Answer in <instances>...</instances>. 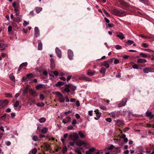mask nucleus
<instances>
[{
	"mask_svg": "<svg viewBox=\"0 0 154 154\" xmlns=\"http://www.w3.org/2000/svg\"><path fill=\"white\" fill-rule=\"evenodd\" d=\"M56 94L58 97V99L59 102L61 103H63L65 101V97L64 98L63 95L59 92H55Z\"/></svg>",
	"mask_w": 154,
	"mask_h": 154,
	"instance_id": "obj_1",
	"label": "nucleus"
},
{
	"mask_svg": "<svg viewBox=\"0 0 154 154\" xmlns=\"http://www.w3.org/2000/svg\"><path fill=\"white\" fill-rule=\"evenodd\" d=\"M72 137L73 138L72 140L74 142H76L77 140L79 138V135L76 133H74L69 135V137L70 138H71Z\"/></svg>",
	"mask_w": 154,
	"mask_h": 154,
	"instance_id": "obj_2",
	"label": "nucleus"
},
{
	"mask_svg": "<svg viewBox=\"0 0 154 154\" xmlns=\"http://www.w3.org/2000/svg\"><path fill=\"white\" fill-rule=\"evenodd\" d=\"M9 103L8 100H5L4 101L0 100V108H2L5 106H6Z\"/></svg>",
	"mask_w": 154,
	"mask_h": 154,
	"instance_id": "obj_3",
	"label": "nucleus"
},
{
	"mask_svg": "<svg viewBox=\"0 0 154 154\" xmlns=\"http://www.w3.org/2000/svg\"><path fill=\"white\" fill-rule=\"evenodd\" d=\"M66 86L68 87L69 88L70 91H72V93L74 94L75 93L74 92H74V91L76 89V86L73 85L72 84H69L68 85H66Z\"/></svg>",
	"mask_w": 154,
	"mask_h": 154,
	"instance_id": "obj_4",
	"label": "nucleus"
},
{
	"mask_svg": "<svg viewBox=\"0 0 154 154\" xmlns=\"http://www.w3.org/2000/svg\"><path fill=\"white\" fill-rule=\"evenodd\" d=\"M143 71L145 73H148L149 72H154V69L149 67H146L143 69Z\"/></svg>",
	"mask_w": 154,
	"mask_h": 154,
	"instance_id": "obj_5",
	"label": "nucleus"
},
{
	"mask_svg": "<svg viewBox=\"0 0 154 154\" xmlns=\"http://www.w3.org/2000/svg\"><path fill=\"white\" fill-rule=\"evenodd\" d=\"M120 4L122 5L121 7L123 9H126L128 8L129 7V4L124 1L120 0L119 1Z\"/></svg>",
	"mask_w": 154,
	"mask_h": 154,
	"instance_id": "obj_6",
	"label": "nucleus"
},
{
	"mask_svg": "<svg viewBox=\"0 0 154 154\" xmlns=\"http://www.w3.org/2000/svg\"><path fill=\"white\" fill-rule=\"evenodd\" d=\"M73 55V51L70 50H68V55L69 59L72 60V59Z\"/></svg>",
	"mask_w": 154,
	"mask_h": 154,
	"instance_id": "obj_7",
	"label": "nucleus"
},
{
	"mask_svg": "<svg viewBox=\"0 0 154 154\" xmlns=\"http://www.w3.org/2000/svg\"><path fill=\"white\" fill-rule=\"evenodd\" d=\"M55 51L57 57L59 58H60L61 57V52L60 49L56 47Z\"/></svg>",
	"mask_w": 154,
	"mask_h": 154,
	"instance_id": "obj_8",
	"label": "nucleus"
},
{
	"mask_svg": "<svg viewBox=\"0 0 154 154\" xmlns=\"http://www.w3.org/2000/svg\"><path fill=\"white\" fill-rule=\"evenodd\" d=\"M76 145L80 146L82 145L85 146L86 145V143L85 141L81 140L78 142H76Z\"/></svg>",
	"mask_w": 154,
	"mask_h": 154,
	"instance_id": "obj_9",
	"label": "nucleus"
},
{
	"mask_svg": "<svg viewBox=\"0 0 154 154\" xmlns=\"http://www.w3.org/2000/svg\"><path fill=\"white\" fill-rule=\"evenodd\" d=\"M146 116L147 117H149L150 119H151L154 116V114H152V112L147 111L146 113Z\"/></svg>",
	"mask_w": 154,
	"mask_h": 154,
	"instance_id": "obj_10",
	"label": "nucleus"
},
{
	"mask_svg": "<svg viewBox=\"0 0 154 154\" xmlns=\"http://www.w3.org/2000/svg\"><path fill=\"white\" fill-rule=\"evenodd\" d=\"M94 112L96 114V117H95L94 119L96 120H97L100 117L101 113L99 112V111L98 109L94 111Z\"/></svg>",
	"mask_w": 154,
	"mask_h": 154,
	"instance_id": "obj_11",
	"label": "nucleus"
},
{
	"mask_svg": "<svg viewBox=\"0 0 154 154\" xmlns=\"http://www.w3.org/2000/svg\"><path fill=\"white\" fill-rule=\"evenodd\" d=\"M95 150V148L94 147H92L89 149L88 150L86 151L85 152L86 154H91Z\"/></svg>",
	"mask_w": 154,
	"mask_h": 154,
	"instance_id": "obj_12",
	"label": "nucleus"
},
{
	"mask_svg": "<svg viewBox=\"0 0 154 154\" xmlns=\"http://www.w3.org/2000/svg\"><path fill=\"white\" fill-rule=\"evenodd\" d=\"M35 30V35L36 37L39 36L40 35L39 31L38 28L37 27H35L34 29Z\"/></svg>",
	"mask_w": 154,
	"mask_h": 154,
	"instance_id": "obj_13",
	"label": "nucleus"
},
{
	"mask_svg": "<svg viewBox=\"0 0 154 154\" xmlns=\"http://www.w3.org/2000/svg\"><path fill=\"white\" fill-rule=\"evenodd\" d=\"M127 98L125 99L119 104V107H121L123 106H125L126 104V102H127Z\"/></svg>",
	"mask_w": 154,
	"mask_h": 154,
	"instance_id": "obj_14",
	"label": "nucleus"
},
{
	"mask_svg": "<svg viewBox=\"0 0 154 154\" xmlns=\"http://www.w3.org/2000/svg\"><path fill=\"white\" fill-rule=\"evenodd\" d=\"M111 12L113 14L119 15V11L116 9H113L111 10Z\"/></svg>",
	"mask_w": 154,
	"mask_h": 154,
	"instance_id": "obj_15",
	"label": "nucleus"
},
{
	"mask_svg": "<svg viewBox=\"0 0 154 154\" xmlns=\"http://www.w3.org/2000/svg\"><path fill=\"white\" fill-rule=\"evenodd\" d=\"M101 66H105L106 68H108L109 67V63L107 61H105L103 62L102 63Z\"/></svg>",
	"mask_w": 154,
	"mask_h": 154,
	"instance_id": "obj_16",
	"label": "nucleus"
},
{
	"mask_svg": "<svg viewBox=\"0 0 154 154\" xmlns=\"http://www.w3.org/2000/svg\"><path fill=\"white\" fill-rule=\"evenodd\" d=\"M38 49L39 50H41L42 49V45L40 40L38 42Z\"/></svg>",
	"mask_w": 154,
	"mask_h": 154,
	"instance_id": "obj_17",
	"label": "nucleus"
},
{
	"mask_svg": "<svg viewBox=\"0 0 154 154\" xmlns=\"http://www.w3.org/2000/svg\"><path fill=\"white\" fill-rule=\"evenodd\" d=\"M51 61V67L53 69L55 66L54 61V60L53 58H51L50 60Z\"/></svg>",
	"mask_w": 154,
	"mask_h": 154,
	"instance_id": "obj_18",
	"label": "nucleus"
},
{
	"mask_svg": "<svg viewBox=\"0 0 154 154\" xmlns=\"http://www.w3.org/2000/svg\"><path fill=\"white\" fill-rule=\"evenodd\" d=\"M120 138L123 139V140L125 142H127L128 141V139L126 137V135L125 134H122V136L120 137Z\"/></svg>",
	"mask_w": 154,
	"mask_h": 154,
	"instance_id": "obj_19",
	"label": "nucleus"
},
{
	"mask_svg": "<svg viewBox=\"0 0 154 154\" xmlns=\"http://www.w3.org/2000/svg\"><path fill=\"white\" fill-rule=\"evenodd\" d=\"M146 62L147 61L146 59L141 58L139 59L137 61L138 63H144Z\"/></svg>",
	"mask_w": 154,
	"mask_h": 154,
	"instance_id": "obj_20",
	"label": "nucleus"
},
{
	"mask_svg": "<svg viewBox=\"0 0 154 154\" xmlns=\"http://www.w3.org/2000/svg\"><path fill=\"white\" fill-rule=\"evenodd\" d=\"M117 36L120 38L122 40L125 38L124 35L121 32H120L119 34L117 35Z\"/></svg>",
	"mask_w": 154,
	"mask_h": 154,
	"instance_id": "obj_21",
	"label": "nucleus"
},
{
	"mask_svg": "<svg viewBox=\"0 0 154 154\" xmlns=\"http://www.w3.org/2000/svg\"><path fill=\"white\" fill-rule=\"evenodd\" d=\"M9 78L13 82L15 81V78L12 73L9 76Z\"/></svg>",
	"mask_w": 154,
	"mask_h": 154,
	"instance_id": "obj_22",
	"label": "nucleus"
},
{
	"mask_svg": "<svg viewBox=\"0 0 154 154\" xmlns=\"http://www.w3.org/2000/svg\"><path fill=\"white\" fill-rule=\"evenodd\" d=\"M116 124L117 125H123L124 124V122L122 121L119 120L116 121Z\"/></svg>",
	"mask_w": 154,
	"mask_h": 154,
	"instance_id": "obj_23",
	"label": "nucleus"
},
{
	"mask_svg": "<svg viewBox=\"0 0 154 154\" xmlns=\"http://www.w3.org/2000/svg\"><path fill=\"white\" fill-rule=\"evenodd\" d=\"M14 11L15 13V15L16 16H19L20 14V11L17 8H15L14 9Z\"/></svg>",
	"mask_w": 154,
	"mask_h": 154,
	"instance_id": "obj_24",
	"label": "nucleus"
},
{
	"mask_svg": "<svg viewBox=\"0 0 154 154\" xmlns=\"http://www.w3.org/2000/svg\"><path fill=\"white\" fill-rule=\"evenodd\" d=\"M126 15V13L125 11H119V15H120L121 16H125Z\"/></svg>",
	"mask_w": 154,
	"mask_h": 154,
	"instance_id": "obj_25",
	"label": "nucleus"
},
{
	"mask_svg": "<svg viewBox=\"0 0 154 154\" xmlns=\"http://www.w3.org/2000/svg\"><path fill=\"white\" fill-rule=\"evenodd\" d=\"M48 129L47 128L44 127L43 128L42 130V133L45 134L47 132Z\"/></svg>",
	"mask_w": 154,
	"mask_h": 154,
	"instance_id": "obj_26",
	"label": "nucleus"
},
{
	"mask_svg": "<svg viewBox=\"0 0 154 154\" xmlns=\"http://www.w3.org/2000/svg\"><path fill=\"white\" fill-rule=\"evenodd\" d=\"M95 74V71H94L93 72H91L90 71H88L87 73V74L90 76H92L94 75Z\"/></svg>",
	"mask_w": 154,
	"mask_h": 154,
	"instance_id": "obj_27",
	"label": "nucleus"
},
{
	"mask_svg": "<svg viewBox=\"0 0 154 154\" xmlns=\"http://www.w3.org/2000/svg\"><path fill=\"white\" fill-rule=\"evenodd\" d=\"M106 69L105 68L102 67L101 68L100 72L102 74H104L106 71Z\"/></svg>",
	"mask_w": 154,
	"mask_h": 154,
	"instance_id": "obj_28",
	"label": "nucleus"
},
{
	"mask_svg": "<svg viewBox=\"0 0 154 154\" xmlns=\"http://www.w3.org/2000/svg\"><path fill=\"white\" fill-rule=\"evenodd\" d=\"M31 95L34 97H35L37 96V94H36V92L32 90L31 91Z\"/></svg>",
	"mask_w": 154,
	"mask_h": 154,
	"instance_id": "obj_29",
	"label": "nucleus"
},
{
	"mask_svg": "<svg viewBox=\"0 0 154 154\" xmlns=\"http://www.w3.org/2000/svg\"><path fill=\"white\" fill-rule=\"evenodd\" d=\"M78 134L82 138H84L85 137V135L81 131L79 132Z\"/></svg>",
	"mask_w": 154,
	"mask_h": 154,
	"instance_id": "obj_30",
	"label": "nucleus"
},
{
	"mask_svg": "<svg viewBox=\"0 0 154 154\" xmlns=\"http://www.w3.org/2000/svg\"><path fill=\"white\" fill-rule=\"evenodd\" d=\"M46 119L43 117L39 119V122L41 123L45 122L46 121Z\"/></svg>",
	"mask_w": 154,
	"mask_h": 154,
	"instance_id": "obj_31",
	"label": "nucleus"
},
{
	"mask_svg": "<svg viewBox=\"0 0 154 154\" xmlns=\"http://www.w3.org/2000/svg\"><path fill=\"white\" fill-rule=\"evenodd\" d=\"M36 12L37 13H38L42 11V8L40 7H37L35 8Z\"/></svg>",
	"mask_w": 154,
	"mask_h": 154,
	"instance_id": "obj_32",
	"label": "nucleus"
},
{
	"mask_svg": "<svg viewBox=\"0 0 154 154\" xmlns=\"http://www.w3.org/2000/svg\"><path fill=\"white\" fill-rule=\"evenodd\" d=\"M66 87L64 89V91L68 93L70 92V90L68 87L66 86Z\"/></svg>",
	"mask_w": 154,
	"mask_h": 154,
	"instance_id": "obj_33",
	"label": "nucleus"
},
{
	"mask_svg": "<svg viewBox=\"0 0 154 154\" xmlns=\"http://www.w3.org/2000/svg\"><path fill=\"white\" fill-rule=\"evenodd\" d=\"M64 84V82L61 81L58 82L56 84L57 86H60L63 85Z\"/></svg>",
	"mask_w": 154,
	"mask_h": 154,
	"instance_id": "obj_34",
	"label": "nucleus"
},
{
	"mask_svg": "<svg viewBox=\"0 0 154 154\" xmlns=\"http://www.w3.org/2000/svg\"><path fill=\"white\" fill-rule=\"evenodd\" d=\"M32 139L35 141H37L38 139V137L37 136L34 135L32 137Z\"/></svg>",
	"mask_w": 154,
	"mask_h": 154,
	"instance_id": "obj_35",
	"label": "nucleus"
},
{
	"mask_svg": "<svg viewBox=\"0 0 154 154\" xmlns=\"http://www.w3.org/2000/svg\"><path fill=\"white\" fill-rule=\"evenodd\" d=\"M134 42L133 41L131 40H128L127 42V44L128 45H131V44L134 43Z\"/></svg>",
	"mask_w": 154,
	"mask_h": 154,
	"instance_id": "obj_36",
	"label": "nucleus"
},
{
	"mask_svg": "<svg viewBox=\"0 0 154 154\" xmlns=\"http://www.w3.org/2000/svg\"><path fill=\"white\" fill-rule=\"evenodd\" d=\"M86 78V76L85 75H83L79 78V79L80 80H85Z\"/></svg>",
	"mask_w": 154,
	"mask_h": 154,
	"instance_id": "obj_37",
	"label": "nucleus"
},
{
	"mask_svg": "<svg viewBox=\"0 0 154 154\" xmlns=\"http://www.w3.org/2000/svg\"><path fill=\"white\" fill-rule=\"evenodd\" d=\"M19 105V101L18 100H17L16 101L15 104H14V107H17Z\"/></svg>",
	"mask_w": 154,
	"mask_h": 154,
	"instance_id": "obj_38",
	"label": "nucleus"
},
{
	"mask_svg": "<svg viewBox=\"0 0 154 154\" xmlns=\"http://www.w3.org/2000/svg\"><path fill=\"white\" fill-rule=\"evenodd\" d=\"M140 55L143 58H146L147 57V55L145 54L141 53H140Z\"/></svg>",
	"mask_w": 154,
	"mask_h": 154,
	"instance_id": "obj_39",
	"label": "nucleus"
},
{
	"mask_svg": "<svg viewBox=\"0 0 154 154\" xmlns=\"http://www.w3.org/2000/svg\"><path fill=\"white\" fill-rule=\"evenodd\" d=\"M42 84H38L36 86V89H38L42 87Z\"/></svg>",
	"mask_w": 154,
	"mask_h": 154,
	"instance_id": "obj_40",
	"label": "nucleus"
},
{
	"mask_svg": "<svg viewBox=\"0 0 154 154\" xmlns=\"http://www.w3.org/2000/svg\"><path fill=\"white\" fill-rule=\"evenodd\" d=\"M45 146L46 148V150H48L50 149V145L47 143H45Z\"/></svg>",
	"mask_w": 154,
	"mask_h": 154,
	"instance_id": "obj_41",
	"label": "nucleus"
},
{
	"mask_svg": "<svg viewBox=\"0 0 154 154\" xmlns=\"http://www.w3.org/2000/svg\"><path fill=\"white\" fill-rule=\"evenodd\" d=\"M37 151V149L36 148L33 149L31 151L32 154H35Z\"/></svg>",
	"mask_w": 154,
	"mask_h": 154,
	"instance_id": "obj_42",
	"label": "nucleus"
},
{
	"mask_svg": "<svg viewBox=\"0 0 154 154\" xmlns=\"http://www.w3.org/2000/svg\"><path fill=\"white\" fill-rule=\"evenodd\" d=\"M67 147L65 146L63 147V150H62V152L63 153H65L67 151Z\"/></svg>",
	"mask_w": 154,
	"mask_h": 154,
	"instance_id": "obj_43",
	"label": "nucleus"
},
{
	"mask_svg": "<svg viewBox=\"0 0 154 154\" xmlns=\"http://www.w3.org/2000/svg\"><path fill=\"white\" fill-rule=\"evenodd\" d=\"M100 108L103 110H106L107 108L106 107L103 106H101L100 107Z\"/></svg>",
	"mask_w": 154,
	"mask_h": 154,
	"instance_id": "obj_44",
	"label": "nucleus"
},
{
	"mask_svg": "<svg viewBox=\"0 0 154 154\" xmlns=\"http://www.w3.org/2000/svg\"><path fill=\"white\" fill-rule=\"evenodd\" d=\"M103 13L107 16H109L110 14L106 10H104L103 11Z\"/></svg>",
	"mask_w": 154,
	"mask_h": 154,
	"instance_id": "obj_45",
	"label": "nucleus"
},
{
	"mask_svg": "<svg viewBox=\"0 0 154 154\" xmlns=\"http://www.w3.org/2000/svg\"><path fill=\"white\" fill-rule=\"evenodd\" d=\"M114 59H115L114 58H110L108 60H107L108 62L109 63H112L113 62L114 60Z\"/></svg>",
	"mask_w": 154,
	"mask_h": 154,
	"instance_id": "obj_46",
	"label": "nucleus"
},
{
	"mask_svg": "<svg viewBox=\"0 0 154 154\" xmlns=\"http://www.w3.org/2000/svg\"><path fill=\"white\" fill-rule=\"evenodd\" d=\"M75 152L77 154H82L80 150L79 149H77L75 150Z\"/></svg>",
	"mask_w": 154,
	"mask_h": 154,
	"instance_id": "obj_47",
	"label": "nucleus"
},
{
	"mask_svg": "<svg viewBox=\"0 0 154 154\" xmlns=\"http://www.w3.org/2000/svg\"><path fill=\"white\" fill-rule=\"evenodd\" d=\"M15 19H16V21L18 22H20L22 20V19L19 17H16L15 18Z\"/></svg>",
	"mask_w": 154,
	"mask_h": 154,
	"instance_id": "obj_48",
	"label": "nucleus"
},
{
	"mask_svg": "<svg viewBox=\"0 0 154 154\" xmlns=\"http://www.w3.org/2000/svg\"><path fill=\"white\" fill-rule=\"evenodd\" d=\"M144 51H146L148 52H150V51H152L154 52V51L149 49H143Z\"/></svg>",
	"mask_w": 154,
	"mask_h": 154,
	"instance_id": "obj_49",
	"label": "nucleus"
},
{
	"mask_svg": "<svg viewBox=\"0 0 154 154\" xmlns=\"http://www.w3.org/2000/svg\"><path fill=\"white\" fill-rule=\"evenodd\" d=\"M142 46L143 47L145 48H147L149 47V45H148L146 43H143L142 44Z\"/></svg>",
	"mask_w": 154,
	"mask_h": 154,
	"instance_id": "obj_50",
	"label": "nucleus"
},
{
	"mask_svg": "<svg viewBox=\"0 0 154 154\" xmlns=\"http://www.w3.org/2000/svg\"><path fill=\"white\" fill-rule=\"evenodd\" d=\"M114 63L115 64H116L119 63V61L118 59H115H115H114Z\"/></svg>",
	"mask_w": 154,
	"mask_h": 154,
	"instance_id": "obj_51",
	"label": "nucleus"
},
{
	"mask_svg": "<svg viewBox=\"0 0 154 154\" xmlns=\"http://www.w3.org/2000/svg\"><path fill=\"white\" fill-rule=\"evenodd\" d=\"M30 101H31V102L33 104L35 103V99L32 100V98H30L29 99Z\"/></svg>",
	"mask_w": 154,
	"mask_h": 154,
	"instance_id": "obj_52",
	"label": "nucleus"
},
{
	"mask_svg": "<svg viewBox=\"0 0 154 154\" xmlns=\"http://www.w3.org/2000/svg\"><path fill=\"white\" fill-rule=\"evenodd\" d=\"M44 99V97L42 94H40V99L41 100H43Z\"/></svg>",
	"mask_w": 154,
	"mask_h": 154,
	"instance_id": "obj_53",
	"label": "nucleus"
},
{
	"mask_svg": "<svg viewBox=\"0 0 154 154\" xmlns=\"http://www.w3.org/2000/svg\"><path fill=\"white\" fill-rule=\"evenodd\" d=\"M72 112V111L69 110L67 112H65L64 114H65V115L66 116H67V115H68V114H69L71 113Z\"/></svg>",
	"mask_w": 154,
	"mask_h": 154,
	"instance_id": "obj_54",
	"label": "nucleus"
},
{
	"mask_svg": "<svg viewBox=\"0 0 154 154\" xmlns=\"http://www.w3.org/2000/svg\"><path fill=\"white\" fill-rule=\"evenodd\" d=\"M114 147V146H113L112 145H111L110 146H109L108 147L107 149L108 150H111L112 149H113Z\"/></svg>",
	"mask_w": 154,
	"mask_h": 154,
	"instance_id": "obj_55",
	"label": "nucleus"
},
{
	"mask_svg": "<svg viewBox=\"0 0 154 154\" xmlns=\"http://www.w3.org/2000/svg\"><path fill=\"white\" fill-rule=\"evenodd\" d=\"M6 95L7 97H12V95L10 93H6Z\"/></svg>",
	"mask_w": 154,
	"mask_h": 154,
	"instance_id": "obj_56",
	"label": "nucleus"
},
{
	"mask_svg": "<svg viewBox=\"0 0 154 154\" xmlns=\"http://www.w3.org/2000/svg\"><path fill=\"white\" fill-rule=\"evenodd\" d=\"M115 48L117 50H119L122 49V47L119 45H116V46Z\"/></svg>",
	"mask_w": 154,
	"mask_h": 154,
	"instance_id": "obj_57",
	"label": "nucleus"
},
{
	"mask_svg": "<svg viewBox=\"0 0 154 154\" xmlns=\"http://www.w3.org/2000/svg\"><path fill=\"white\" fill-rule=\"evenodd\" d=\"M77 123V121L76 120L74 119L73 120L72 122V124L73 125H75Z\"/></svg>",
	"mask_w": 154,
	"mask_h": 154,
	"instance_id": "obj_58",
	"label": "nucleus"
},
{
	"mask_svg": "<svg viewBox=\"0 0 154 154\" xmlns=\"http://www.w3.org/2000/svg\"><path fill=\"white\" fill-rule=\"evenodd\" d=\"M132 67L134 69H138V66L137 64H135L133 65Z\"/></svg>",
	"mask_w": 154,
	"mask_h": 154,
	"instance_id": "obj_59",
	"label": "nucleus"
},
{
	"mask_svg": "<svg viewBox=\"0 0 154 154\" xmlns=\"http://www.w3.org/2000/svg\"><path fill=\"white\" fill-rule=\"evenodd\" d=\"M5 49V48L2 46V44L0 43V50L2 51Z\"/></svg>",
	"mask_w": 154,
	"mask_h": 154,
	"instance_id": "obj_60",
	"label": "nucleus"
},
{
	"mask_svg": "<svg viewBox=\"0 0 154 154\" xmlns=\"http://www.w3.org/2000/svg\"><path fill=\"white\" fill-rule=\"evenodd\" d=\"M53 73L54 75L55 76H57L59 74L58 72L56 71H54L53 72Z\"/></svg>",
	"mask_w": 154,
	"mask_h": 154,
	"instance_id": "obj_61",
	"label": "nucleus"
},
{
	"mask_svg": "<svg viewBox=\"0 0 154 154\" xmlns=\"http://www.w3.org/2000/svg\"><path fill=\"white\" fill-rule=\"evenodd\" d=\"M48 72L47 70H44L43 71V74L45 75H48Z\"/></svg>",
	"mask_w": 154,
	"mask_h": 154,
	"instance_id": "obj_62",
	"label": "nucleus"
},
{
	"mask_svg": "<svg viewBox=\"0 0 154 154\" xmlns=\"http://www.w3.org/2000/svg\"><path fill=\"white\" fill-rule=\"evenodd\" d=\"M111 116L113 118H114L115 116V112H112L110 113Z\"/></svg>",
	"mask_w": 154,
	"mask_h": 154,
	"instance_id": "obj_63",
	"label": "nucleus"
},
{
	"mask_svg": "<svg viewBox=\"0 0 154 154\" xmlns=\"http://www.w3.org/2000/svg\"><path fill=\"white\" fill-rule=\"evenodd\" d=\"M106 120L109 122H110L112 121V119L111 118H106Z\"/></svg>",
	"mask_w": 154,
	"mask_h": 154,
	"instance_id": "obj_64",
	"label": "nucleus"
}]
</instances>
